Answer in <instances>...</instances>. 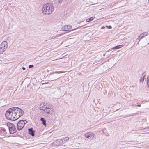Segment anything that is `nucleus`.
I'll return each instance as SVG.
<instances>
[{
  "label": "nucleus",
  "instance_id": "nucleus-1",
  "mask_svg": "<svg viewBox=\"0 0 149 149\" xmlns=\"http://www.w3.org/2000/svg\"><path fill=\"white\" fill-rule=\"evenodd\" d=\"M24 111L19 108L14 107L9 108L5 114L6 117L11 120L15 121L23 115Z\"/></svg>",
  "mask_w": 149,
  "mask_h": 149
},
{
  "label": "nucleus",
  "instance_id": "nucleus-2",
  "mask_svg": "<svg viewBox=\"0 0 149 149\" xmlns=\"http://www.w3.org/2000/svg\"><path fill=\"white\" fill-rule=\"evenodd\" d=\"M39 109L40 110H42L43 112L48 114H52L54 112L53 107L49 105L47 103L41 104L40 105Z\"/></svg>",
  "mask_w": 149,
  "mask_h": 149
},
{
  "label": "nucleus",
  "instance_id": "nucleus-3",
  "mask_svg": "<svg viewBox=\"0 0 149 149\" xmlns=\"http://www.w3.org/2000/svg\"><path fill=\"white\" fill-rule=\"evenodd\" d=\"M54 10L53 5L49 3L44 5L42 8V13L45 15H48L52 14Z\"/></svg>",
  "mask_w": 149,
  "mask_h": 149
},
{
  "label": "nucleus",
  "instance_id": "nucleus-4",
  "mask_svg": "<svg viewBox=\"0 0 149 149\" xmlns=\"http://www.w3.org/2000/svg\"><path fill=\"white\" fill-rule=\"evenodd\" d=\"M7 126L8 127L9 132L10 134H13L16 133L17 130L13 124L8 122L7 123Z\"/></svg>",
  "mask_w": 149,
  "mask_h": 149
},
{
  "label": "nucleus",
  "instance_id": "nucleus-5",
  "mask_svg": "<svg viewBox=\"0 0 149 149\" xmlns=\"http://www.w3.org/2000/svg\"><path fill=\"white\" fill-rule=\"evenodd\" d=\"M63 71H56L54 72L50 73V78L51 81H54L58 79L59 77L55 73H61L64 72Z\"/></svg>",
  "mask_w": 149,
  "mask_h": 149
},
{
  "label": "nucleus",
  "instance_id": "nucleus-6",
  "mask_svg": "<svg viewBox=\"0 0 149 149\" xmlns=\"http://www.w3.org/2000/svg\"><path fill=\"white\" fill-rule=\"evenodd\" d=\"M95 135L93 132H88L84 135V136L87 138L93 140L95 138Z\"/></svg>",
  "mask_w": 149,
  "mask_h": 149
},
{
  "label": "nucleus",
  "instance_id": "nucleus-7",
  "mask_svg": "<svg viewBox=\"0 0 149 149\" xmlns=\"http://www.w3.org/2000/svg\"><path fill=\"white\" fill-rule=\"evenodd\" d=\"M7 134V132L4 128H0V138L5 137Z\"/></svg>",
  "mask_w": 149,
  "mask_h": 149
},
{
  "label": "nucleus",
  "instance_id": "nucleus-8",
  "mask_svg": "<svg viewBox=\"0 0 149 149\" xmlns=\"http://www.w3.org/2000/svg\"><path fill=\"white\" fill-rule=\"evenodd\" d=\"M24 122L23 120H20L17 124V128L18 130H21L24 127Z\"/></svg>",
  "mask_w": 149,
  "mask_h": 149
},
{
  "label": "nucleus",
  "instance_id": "nucleus-9",
  "mask_svg": "<svg viewBox=\"0 0 149 149\" xmlns=\"http://www.w3.org/2000/svg\"><path fill=\"white\" fill-rule=\"evenodd\" d=\"M71 27L70 26L65 25L62 26L61 29L62 31H69L71 30Z\"/></svg>",
  "mask_w": 149,
  "mask_h": 149
},
{
  "label": "nucleus",
  "instance_id": "nucleus-10",
  "mask_svg": "<svg viewBox=\"0 0 149 149\" xmlns=\"http://www.w3.org/2000/svg\"><path fill=\"white\" fill-rule=\"evenodd\" d=\"M0 47H2L3 48L6 49L8 47V43L6 41H4L2 42L0 45Z\"/></svg>",
  "mask_w": 149,
  "mask_h": 149
},
{
  "label": "nucleus",
  "instance_id": "nucleus-11",
  "mask_svg": "<svg viewBox=\"0 0 149 149\" xmlns=\"http://www.w3.org/2000/svg\"><path fill=\"white\" fill-rule=\"evenodd\" d=\"M29 134L33 136L34 135L35 131L33 130L32 128H30L28 129Z\"/></svg>",
  "mask_w": 149,
  "mask_h": 149
},
{
  "label": "nucleus",
  "instance_id": "nucleus-12",
  "mask_svg": "<svg viewBox=\"0 0 149 149\" xmlns=\"http://www.w3.org/2000/svg\"><path fill=\"white\" fill-rule=\"evenodd\" d=\"M40 120L42 122V124L45 126L46 125V121L45 118H43L41 117L40 118Z\"/></svg>",
  "mask_w": 149,
  "mask_h": 149
},
{
  "label": "nucleus",
  "instance_id": "nucleus-13",
  "mask_svg": "<svg viewBox=\"0 0 149 149\" xmlns=\"http://www.w3.org/2000/svg\"><path fill=\"white\" fill-rule=\"evenodd\" d=\"M123 46V45H120L117 46H116L114 47H113L111 49H119L122 47Z\"/></svg>",
  "mask_w": 149,
  "mask_h": 149
},
{
  "label": "nucleus",
  "instance_id": "nucleus-14",
  "mask_svg": "<svg viewBox=\"0 0 149 149\" xmlns=\"http://www.w3.org/2000/svg\"><path fill=\"white\" fill-rule=\"evenodd\" d=\"M95 18V17H91L90 18H88L86 19V22H89L90 21H92L93 20L94 18Z\"/></svg>",
  "mask_w": 149,
  "mask_h": 149
},
{
  "label": "nucleus",
  "instance_id": "nucleus-15",
  "mask_svg": "<svg viewBox=\"0 0 149 149\" xmlns=\"http://www.w3.org/2000/svg\"><path fill=\"white\" fill-rule=\"evenodd\" d=\"M148 33V32H143V33H141L140 35H141V36H142V37L143 38V37L147 35Z\"/></svg>",
  "mask_w": 149,
  "mask_h": 149
},
{
  "label": "nucleus",
  "instance_id": "nucleus-16",
  "mask_svg": "<svg viewBox=\"0 0 149 149\" xmlns=\"http://www.w3.org/2000/svg\"><path fill=\"white\" fill-rule=\"evenodd\" d=\"M69 138L68 137H66L62 139L63 141L65 142L66 141L69 140Z\"/></svg>",
  "mask_w": 149,
  "mask_h": 149
},
{
  "label": "nucleus",
  "instance_id": "nucleus-17",
  "mask_svg": "<svg viewBox=\"0 0 149 149\" xmlns=\"http://www.w3.org/2000/svg\"><path fill=\"white\" fill-rule=\"evenodd\" d=\"M57 142H58L59 144L62 143L63 141L62 139H61L57 140Z\"/></svg>",
  "mask_w": 149,
  "mask_h": 149
},
{
  "label": "nucleus",
  "instance_id": "nucleus-18",
  "mask_svg": "<svg viewBox=\"0 0 149 149\" xmlns=\"http://www.w3.org/2000/svg\"><path fill=\"white\" fill-rule=\"evenodd\" d=\"M145 76H144L143 77H141L140 80V82L143 83L144 81V77H145Z\"/></svg>",
  "mask_w": 149,
  "mask_h": 149
},
{
  "label": "nucleus",
  "instance_id": "nucleus-19",
  "mask_svg": "<svg viewBox=\"0 0 149 149\" xmlns=\"http://www.w3.org/2000/svg\"><path fill=\"white\" fill-rule=\"evenodd\" d=\"M147 85H149V75H148L147 78Z\"/></svg>",
  "mask_w": 149,
  "mask_h": 149
},
{
  "label": "nucleus",
  "instance_id": "nucleus-20",
  "mask_svg": "<svg viewBox=\"0 0 149 149\" xmlns=\"http://www.w3.org/2000/svg\"><path fill=\"white\" fill-rule=\"evenodd\" d=\"M142 36H141V35H140L139 37L138 38V39L139 40V41H140V40L143 38L142 37Z\"/></svg>",
  "mask_w": 149,
  "mask_h": 149
},
{
  "label": "nucleus",
  "instance_id": "nucleus-21",
  "mask_svg": "<svg viewBox=\"0 0 149 149\" xmlns=\"http://www.w3.org/2000/svg\"><path fill=\"white\" fill-rule=\"evenodd\" d=\"M34 67V65H30L29 66V68H32Z\"/></svg>",
  "mask_w": 149,
  "mask_h": 149
},
{
  "label": "nucleus",
  "instance_id": "nucleus-22",
  "mask_svg": "<svg viewBox=\"0 0 149 149\" xmlns=\"http://www.w3.org/2000/svg\"><path fill=\"white\" fill-rule=\"evenodd\" d=\"M106 27H107L108 29H111L112 28V27L111 26H106Z\"/></svg>",
  "mask_w": 149,
  "mask_h": 149
},
{
  "label": "nucleus",
  "instance_id": "nucleus-23",
  "mask_svg": "<svg viewBox=\"0 0 149 149\" xmlns=\"http://www.w3.org/2000/svg\"><path fill=\"white\" fill-rule=\"evenodd\" d=\"M23 122H24V125H25V124L26 123H27V121L26 120H23Z\"/></svg>",
  "mask_w": 149,
  "mask_h": 149
},
{
  "label": "nucleus",
  "instance_id": "nucleus-24",
  "mask_svg": "<svg viewBox=\"0 0 149 149\" xmlns=\"http://www.w3.org/2000/svg\"><path fill=\"white\" fill-rule=\"evenodd\" d=\"M63 0H58V2L59 3H61L62 2Z\"/></svg>",
  "mask_w": 149,
  "mask_h": 149
},
{
  "label": "nucleus",
  "instance_id": "nucleus-25",
  "mask_svg": "<svg viewBox=\"0 0 149 149\" xmlns=\"http://www.w3.org/2000/svg\"><path fill=\"white\" fill-rule=\"evenodd\" d=\"M22 69H23V70H25L26 69L24 67H23L22 68Z\"/></svg>",
  "mask_w": 149,
  "mask_h": 149
},
{
  "label": "nucleus",
  "instance_id": "nucleus-26",
  "mask_svg": "<svg viewBox=\"0 0 149 149\" xmlns=\"http://www.w3.org/2000/svg\"><path fill=\"white\" fill-rule=\"evenodd\" d=\"M105 28V27L104 26H102L101 27V29H104V28Z\"/></svg>",
  "mask_w": 149,
  "mask_h": 149
},
{
  "label": "nucleus",
  "instance_id": "nucleus-27",
  "mask_svg": "<svg viewBox=\"0 0 149 149\" xmlns=\"http://www.w3.org/2000/svg\"><path fill=\"white\" fill-rule=\"evenodd\" d=\"M133 107H134V106H136V105H134V104H132V105H131Z\"/></svg>",
  "mask_w": 149,
  "mask_h": 149
},
{
  "label": "nucleus",
  "instance_id": "nucleus-28",
  "mask_svg": "<svg viewBox=\"0 0 149 149\" xmlns=\"http://www.w3.org/2000/svg\"><path fill=\"white\" fill-rule=\"evenodd\" d=\"M136 106H138L139 107H140L141 106V105L139 104V105H136Z\"/></svg>",
  "mask_w": 149,
  "mask_h": 149
},
{
  "label": "nucleus",
  "instance_id": "nucleus-29",
  "mask_svg": "<svg viewBox=\"0 0 149 149\" xmlns=\"http://www.w3.org/2000/svg\"><path fill=\"white\" fill-rule=\"evenodd\" d=\"M147 128H149V127H147Z\"/></svg>",
  "mask_w": 149,
  "mask_h": 149
},
{
  "label": "nucleus",
  "instance_id": "nucleus-30",
  "mask_svg": "<svg viewBox=\"0 0 149 149\" xmlns=\"http://www.w3.org/2000/svg\"><path fill=\"white\" fill-rule=\"evenodd\" d=\"M148 88H149V84L148 85Z\"/></svg>",
  "mask_w": 149,
  "mask_h": 149
},
{
  "label": "nucleus",
  "instance_id": "nucleus-31",
  "mask_svg": "<svg viewBox=\"0 0 149 149\" xmlns=\"http://www.w3.org/2000/svg\"><path fill=\"white\" fill-rule=\"evenodd\" d=\"M148 0V2H149V0Z\"/></svg>",
  "mask_w": 149,
  "mask_h": 149
}]
</instances>
